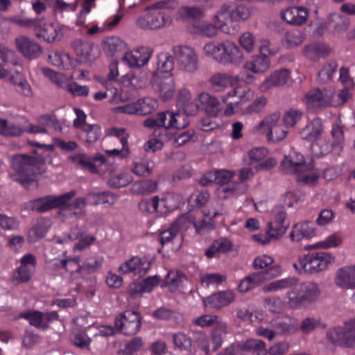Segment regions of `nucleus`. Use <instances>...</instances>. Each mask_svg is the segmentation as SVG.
I'll use <instances>...</instances> for the list:
<instances>
[{"label": "nucleus", "mask_w": 355, "mask_h": 355, "mask_svg": "<svg viewBox=\"0 0 355 355\" xmlns=\"http://www.w3.org/2000/svg\"><path fill=\"white\" fill-rule=\"evenodd\" d=\"M329 25L338 32L347 30L349 25L348 19L340 16V15H332L330 16Z\"/></svg>", "instance_id": "nucleus-56"}, {"label": "nucleus", "mask_w": 355, "mask_h": 355, "mask_svg": "<svg viewBox=\"0 0 355 355\" xmlns=\"http://www.w3.org/2000/svg\"><path fill=\"white\" fill-rule=\"evenodd\" d=\"M102 263L101 259L89 258L87 259L83 265H79L76 269L78 273H80L83 275L90 274L94 272L98 268Z\"/></svg>", "instance_id": "nucleus-46"}, {"label": "nucleus", "mask_w": 355, "mask_h": 355, "mask_svg": "<svg viewBox=\"0 0 355 355\" xmlns=\"http://www.w3.org/2000/svg\"><path fill=\"white\" fill-rule=\"evenodd\" d=\"M126 49V44L118 37H110L104 42L103 50L110 56Z\"/></svg>", "instance_id": "nucleus-35"}, {"label": "nucleus", "mask_w": 355, "mask_h": 355, "mask_svg": "<svg viewBox=\"0 0 355 355\" xmlns=\"http://www.w3.org/2000/svg\"><path fill=\"white\" fill-rule=\"evenodd\" d=\"M46 159L42 156L24 154L15 155L12 159V167L22 177L15 178L13 180L20 183L26 189L31 186L37 189L38 183L35 176L46 173V170L44 167Z\"/></svg>", "instance_id": "nucleus-1"}, {"label": "nucleus", "mask_w": 355, "mask_h": 355, "mask_svg": "<svg viewBox=\"0 0 355 355\" xmlns=\"http://www.w3.org/2000/svg\"><path fill=\"white\" fill-rule=\"evenodd\" d=\"M275 327L282 334L290 335L295 333L300 327L297 319L289 316H286L277 321Z\"/></svg>", "instance_id": "nucleus-32"}, {"label": "nucleus", "mask_w": 355, "mask_h": 355, "mask_svg": "<svg viewBox=\"0 0 355 355\" xmlns=\"http://www.w3.org/2000/svg\"><path fill=\"white\" fill-rule=\"evenodd\" d=\"M223 52L220 63L239 64L243 60V54L239 47L234 42L226 40L222 42Z\"/></svg>", "instance_id": "nucleus-19"}, {"label": "nucleus", "mask_w": 355, "mask_h": 355, "mask_svg": "<svg viewBox=\"0 0 355 355\" xmlns=\"http://www.w3.org/2000/svg\"><path fill=\"white\" fill-rule=\"evenodd\" d=\"M132 180V178L130 176L121 173L110 178L107 184L112 188H121L127 186Z\"/></svg>", "instance_id": "nucleus-58"}, {"label": "nucleus", "mask_w": 355, "mask_h": 355, "mask_svg": "<svg viewBox=\"0 0 355 355\" xmlns=\"http://www.w3.org/2000/svg\"><path fill=\"white\" fill-rule=\"evenodd\" d=\"M15 46L19 53L28 60L36 59L42 53L41 45L27 36L17 37L15 39Z\"/></svg>", "instance_id": "nucleus-12"}, {"label": "nucleus", "mask_w": 355, "mask_h": 355, "mask_svg": "<svg viewBox=\"0 0 355 355\" xmlns=\"http://www.w3.org/2000/svg\"><path fill=\"white\" fill-rule=\"evenodd\" d=\"M332 51V49L328 44L313 42L304 46L302 49V55L307 59L316 62L320 58L328 56Z\"/></svg>", "instance_id": "nucleus-20"}, {"label": "nucleus", "mask_w": 355, "mask_h": 355, "mask_svg": "<svg viewBox=\"0 0 355 355\" xmlns=\"http://www.w3.org/2000/svg\"><path fill=\"white\" fill-rule=\"evenodd\" d=\"M179 66L184 71L193 73L198 69V61L195 51L188 46H177L173 49Z\"/></svg>", "instance_id": "nucleus-10"}, {"label": "nucleus", "mask_w": 355, "mask_h": 355, "mask_svg": "<svg viewBox=\"0 0 355 355\" xmlns=\"http://www.w3.org/2000/svg\"><path fill=\"white\" fill-rule=\"evenodd\" d=\"M44 314L39 311H28L19 314L20 318L28 320L31 325L44 330L49 327V325L44 321Z\"/></svg>", "instance_id": "nucleus-36"}, {"label": "nucleus", "mask_w": 355, "mask_h": 355, "mask_svg": "<svg viewBox=\"0 0 355 355\" xmlns=\"http://www.w3.org/2000/svg\"><path fill=\"white\" fill-rule=\"evenodd\" d=\"M232 247L230 241L226 239H220L215 241L213 244L206 250L205 255L208 258L218 257L220 253L229 252Z\"/></svg>", "instance_id": "nucleus-33"}, {"label": "nucleus", "mask_w": 355, "mask_h": 355, "mask_svg": "<svg viewBox=\"0 0 355 355\" xmlns=\"http://www.w3.org/2000/svg\"><path fill=\"white\" fill-rule=\"evenodd\" d=\"M180 17L186 21L199 20L205 16V10L198 6H182L179 10Z\"/></svg>", "instance_id": "nucleus-38"}, {"label": "nucleus", "mask_w": 355, "mask_h": 355, "mask_svg": "<svg viewBox=\"0 0 355 355\" xmlns=\"http://www.w3.org/2000/svg\"><path fill=\"white\" fill-rule=\"evenodd\" d=\"M83 131L85 132V141L89 144L96 142L101 136V128L96 124L84 125Z\"/></svg>", "instance_id": "nucleus-55"}, {"label": "nucleus", "mask_w": 355, "mask_h": 355, "mask_svg": "<svg viewBox=\"0 0 355 355\" xmlns=\"http://www.w3.org/2000/svg\"><path fill=\"white\" fill-rule=\"evenodd\" d=\"M302 112L297 109L291 108L286 111L283 116V121L286 128L293 127L302 118Z\"/></svg>", "instance_id": "nucleus-51"}, {"label": "nucleus", "mask_w": 355, "mask_h": 355, "mask_svg": "<svg viewBox=\"0 0 355 355\" xmlns=\"http://www.w3.org/2000/svg\"><path fill=\"white\" fill-rule=\"evenodd\" d=\"M37 30L40 32L36 33L37 37H43L44 40L48 42H52L55 41L57 37L58 32L56 28L51 24L42 25L41 27H37Z\"/></svg>", "instance_id": "nucleus-54"}, {"label": "nucleus", "mask_w": 355, "mask_h": 355, "mask_svg": "<svg viewBox=\"0 0 355 355\" xmlns=\"http://www.w3.org/2000/svg\"><path fill=\"white\" fill-rule=\"evenodd\" d=\"M158 182L147 179L135 182L132 185V192L135 194H150L157 190Z\"/></svg>", "instance_id": "nucleus-34"}, {"label": "nucleus", "mask_w": 355, "mask_h": 355, "mask_svg": "<svg viewBox=\"0 0 355 355\" xmlns=\"http://www.w3.org/2000/svg\"><path fill=\"white\" fill-rule=\"evenodd\" d=\"M173 340L175 347L182 351H189L192 346L191 338L183 332L174 334Z\"/></svg>", "instance_id": "nucleus-48"}, {"label": "nucleus", "mask_w": 355, "mask_h": 355, "mask_svg": "<svg viewBox=\"0 0 355 355\" xmlns=\"http://www.w3.org/2000/svg\"><path fill=\"white\" fill-rule=\"evenodd\" d=\"M32 272L31 268L20 266L13 272L12 282L16 284L28 282L31 279Z\"/></svg>", "instance_id": "nucleus-47"}, {"label": "nucleus", "mask_w": 355, "mask_h": 355, "mask_svg": "<svg viewBox=\"0 0 355 355\" xmlns=\"http://www.w3.org/2000/svg\"><path fill=\"white\" fill-rule=\"evenodd\" d=\"M311 166L306 164L301 155L285 157L280 164L281 170L285 173H303L311 169Z\"/></svg>", "instance_id": "nucleus-18"}, {"label": "nucleus", "mask_w": 355, "mask_h": 355, "mask_svg": "<svg viewBox=\"0 0 355 355\" xmlns=\"http://www.w3.org/2000/svg\"><path fill=\"white\" fill-rule=\"evenodd\" d=\"M239 348L242 351L252 352L257 355H262L266 348V344L259 340L250 339L239 345Z\"/></svg>", "instance_id": "nucleus-43"}, {"label": "nucleus", "mask_w": 355, "mask_h": 355, "mask_svg": "<svg viewBox=\"0 0 355 355\" xmlns=\"http://www.w3.org/2000/svg\"><path fill=\"white\" fill-rule=\"evenodd\" d=\"M304 39V35L299 31H288L285 35V45L288 49H293L301 45Z\"/></svg>", "instance_id": "nucleus-45"}, {"label": "nucleus", "mask_w": 355, "mask_h": 355, "mask_svg": "<svg viewBox=\"0 0 355 355\" xmlns=\"http://www.w3.org/2000/svg\"><path fill=\"white\" fill-rule=\"evenodd\" d=\"M334 91L331 89H313L306 95L309 107L321 108L331 105Z\"/></svg>", "instance_id": "nucleus-14"}, {"label": "nucleus", "mask_w": 355, "mask_h": 355, "mask_svg": "<svg viewBox=\"0 0 355 355\" xmlns=\"http://www.w3.org/2000/svg\"><path fill=\"white\" fill-rule=\"evenodd\" d=\"M191 220V216H187L182 215L179 216L171 226L160 232L159 234V241L164 246L165 244L173 243V241L179 236L180 230L187 227V225Z\"/></svg>", "instance_id": "nucleus-13"}, {"label": "nucleus", "mask_w": 355, "mask_h": 355, "mask_svg": "<svg viewBox=\"0 0 355 355\" xmlns=\"http://www.w3.org/2000/svg\"><path fill=\"white\" fill-rule=\"evenodd\" d=\"M10 21L23 27H33L36 31L37 27H41V20L39 18L27 19L13 17L10 18Z\"/></svg>", "instance_id": "nucleus-63"}, {"label": "nucleus", "mask_w": 355, "mask_h": 355, "mask_svg": "<svg viewBox=\"0 0 355 355\" xmlns=\"http://www.w3.org/2000/svg\"><path fill=\"white\" fill-rule=\"evenodd\" d=\"M342 242L341 238L336 234H334L330 235L329 237L327 238V239L324 241L318 243L315 245H311L310 247H308L307 248H311V249H317V248H329L331 247H337Z\"/></svg>", "instance_id": "nucleus-57"}, {"label": "nucleus", "mask_w": 355, "mask_h": 355, "mask_svg": "<svg viewBox=\"0 0 355 355\" xmlns=\"http://www.w3.org/2000/svg\"><path fill=\"white\" fill-rule=\"evenodd\" d=\"M289 347L287 342H279L270 347L268 350L265 349L262 355H284L288 351Z\"/></svg>", "instance_id": "nucleus-64"}, {"label": "nucleus", "mask_w": 355, "mask_h": 355, "mask_svg": "<svg viewBox=\"0 0 355 355\" xmlns=\"http://www.w3.org/2000/svg\"><path fill=\"white\" fill-rule=\"evenodd\" d=\"M323 131L322 120L319 118L314 119L302 131L303 139L309 141L318 139Z\"/></svg>", "instance_id": "nucleus-30"}, {"label": "nucleus", "mask_w": 355, "mask_h": 355, "mask_svg": "<svg viewBox=\"0 0 355 355\" xmlns=\"http://www.w3.org/2000/svg\"><path fill=\"white\" fill-rule=\"evenodd\" d=\"M335 283L341 288H355V266L338 270L335 277Z\"/></svg>", "instance_id": "nucleus-25"}, {"label": "nucleus", "mask_w": 355, "mask_h": 355, "mask_svg": "<svg viewBox=\"0 0 355 355\" xmlns=\"http://www.w3.org/2000/svg\"><path fill=\"white\" fill-rule=\"evenodd\" d=\"M75 196L76 191L74 190L59 196H47L28 201L24 203V207L28 211L43 213L57 207L61 208L62 205H64Z\"/></svg>", "instance_id": "nucleus-4"}, {"label": "nucleus", "mask_w": 355, "mask_h": 355, "mask_svg": "<svg viewBox=\"0 0 355 355\" xmlns=\"http://www.w3.org/2000/svg\"><path fill=\"white\" fill-rule=\"evenodd\" d=\"M141 320L142 317L139 312L128 310L116 317L114 326L123 334L133 336L140 329Z\"/></svg>", "instance_id": "nucleus-7"}, {"label": "nucleus", "mask_w": 355, "mask_h": 355, "mask_svg": "<svg viewBox=\"0 0 355 355\" xmlns=\"http://www.w3.org/2000/svg\"><path fill=\"white\" fill-rule=\"evenodd\" d=\"M155 102L150 98H142L137 101L138 115H148L155 110Z\"/></svg>", "instance_id": "nucleus-59"}, {"label": "nucleus", "mask_w": 355, "mask_h": 355, "mask_svg": "<svg viewBox=\"0 0 355 355\" xmlns=\"http://www.w3.org/2000/svg\"><path fill=\"white\" fill-rule=\"evenodd\" d=\"M148 11L137 20V24L143 29H159L171 24V17L164 12L155 8L153 5Z\"/></svg>", "instance_id": "nucleus-8"}, {"label": "nucleus", "mask_w": 355, "mask_h": 355, "mask_svg": "<svg viewBox=\"0 0 355 355\" xmlns=\"http://www.w3.org/2000/svg\"><path fill=\"white\" fill-rule=\"evenodd\" d=\"M288 128L282 127L280 123V114L273 113L265 117L255 128L254 132L266 135L267 140L271 143H277L285 139Z\"/></svg>", "instance_id": "nucleus-3"}, {"label": "nucleus", "mask_w": 355, "mask_h": 355, "mask_svg": "<svg viewBox=\"0 0 355 355\" xmlns=\"http://www.w3.org/2000/svg\"><path fill=\"white\" fill-rule=\"evenodd\" d=\"M326 337L333 345L355 347V319L347 322L343 327H336L327 331Z\"/></svg>", "instance_id": "nucleus-5"}, {"label": "nucleus", "mask_w": 355, "mask_h": 355, "mask_svg": "<svg viewBox=\"0 0 355 355\" xmlns=\"http://www.w3.org/2000/svg\"><path fill=\"white\" fill-rule=\"evenodd\" d=\"M264 282H266V278H264L262 271L252 272L241 281L238 289L241 293H246L260 286Z\"/></svg>", "instance_id": "nucleus-29"}, {"label": "nucleus", "mask_w": 355, "mask_h": 355, "mask_svg": "<svg viewBox=\"0 0 355 355\" xmlns=\"http://www.w3.org/2000/svg\"><path fill=\"white\" fill-rule=\"evenodd\" d=\"M198 100L204 107L205 112L210 116H216L221 110L219 100L207 92L198 94Z\"/></svg>", "instance_id": "nucleus-26"}, {"label": "nucleus", "mask_w": 355, "mask_h": 355, "mask_svg": "<svg viewBox=\"0 0 355 355\" xmlns=\"http://www.w3.org/2000/svg\"><path fill=\"white\" fill-rule=\"evenodd\" d=\"M290 78V72L281 69L272 73L261 85L262 91H267L273 87H281L285 85Z\"/></svg>", "instance_id": "nucleus-23"}, {"label": "nucleus", "mask_w": 355, "mask_h": 355, "mask_svg": "<svg viewBox=\"0 0 355 355\" xmlns=\"http://www.w3.org/2000/svg\"><path fill=\"white\" fill-rule=\"evenodd\" d=\"M87 198H91L92 203L97 205L101 204L113 205L116 199V196L110 191H103L98 193H89Z\"/></svg>", "instance_id": "nucleus-40"}, {"label": "nucleus", "mask_w": 355, "mask_h": 355, "mask_svg": "<svg viewBox=\"0 0 355 355\" xmlns=\"http://www.w3.org/2000/svg\"><path fill=\"white\" fill-rule=\"evenodd\" d=\"M235 296L230 291H220L203 299L205 307L220 309L234 301Z\"/></svg>", "instance_id": "nucleus-17"}, {"label": "nucleus", "mask_w": 355, "mask_h": 355, "mask_svg": "<svg viewBox=\"0 0 355 355\" xmlns=\"http://www.w3.org/2000/svg\"><path fill=\"white\" fill-rule=\"evenodd\" d=\"M338 69V63L334 60H331L324 64L322 68L318 73V81L324 84L332 80L334 73Z\"/></svg>", "instance_id": "nucleus-41"}, {"label": "nucleus", "mask_w": 355, "mask_h": 355, "mask_svg": "<svg viewBox=\"0 0 355 355\" xmlns=\"http://www.w3.org/2000/svg\"><path fill=\"white\" fill-rule=\"evenodd\" d=\"M287 292L288 304L291 308L297 309L315 301L320 294L318 286L312 282L300 283L295 278V284Z\"/></svg>", "instance_id": "nucleus-2"}, {"label": "nucleus", "mask_w": 355, "mask_h": 355, "mask_svg": "<svg viewBox=\"0 0 355 355\" xmlns=\"http://www.w3.org/2000/svg\"><path fill=\"white\" fill-rule=\"evenodd\" d=\"M48 60L55 66L68 68L71 65L69 54L53 51L48 55Z\"/></svg>", "instance_id": "nucleus-42"}, {"label": "nucleus", "mask_w": 355, "mask_h": 355, "mask_svg": "<svg viewBox=\"0 0 355 355\" xmlns=\"http://www.w3.org/2000/svg\"><path fill=\"white\" fill-rule=\"evenodd\" d=\"M70 159L72 162H76L83 168L88 170L91 173L97 172L96 167L98 165L96 164V162H99V164H102L105 160L103 156H96L92 158L87 157L85 154H78L71 157Z\"/></svg>", "instance_id": "nucleus-27"}, {"label": "nucleus", "mask_w": 355, "mask_h": 355, "mask_svg": "<svg viewBox=\"0 0 355 355\" xmlns=\"http://www.w3.org/2000/svg\"><path fill=\"white\" fill-rule=\"evenodd\" d=\"M194 133L193 129H189L177 135L172 141L173 147L178 148L186 144L194 136Z\"/></svg>", "instance_id": "nucleus-62"}, {"label": "nucleus", "mask_w": 355, "mask_h": 355, "mask_svg": "<svg viewBox=\"0 0 355 355\" xmlns=\"http://www.w3.org/2000/svg\"><path fill=\"white\" fill-rule=\"evenodd\" d=\"M193 32L203 36L212 37L217 35L218 30L216 26L208 21L198 23L193 26Z\"/></svg>", "instance_id": "nucleus-44"}, {"label": "nucleus", "mask_w": 355, "mask_h": 355, "mask_svg": "<svg viewBox=\"0 0 355 355\" xmlns=\"http://www.w3.org/2000/svg\"><path fill=\"white\" fill-rule=\"evenodd\" d=\"M151 83L155 89L158 92L160 98L163 101H168L173 96L175 93V84L171 74H167L163 76H153Z\"/></svg>", "instance_id": "nucleus-15"}, {"label": "nucleus", "mask_w": 355, "mask_h": 355, "mask_svg": "<svg viewBox=\"0 0 355 355\" xmlns=\"http://www.w3.org/2000/svg\"><path fill=\"white\" fill-rule=\"evenodd\" d=\"M158 206L159 198L157 196L149 199H144L138 204L139 210L144 213L158 212Z\"/></svg>", "instance_id": "nucleus-52"}, {"label": "nucleus", "mask_w": 355, "mask_h": 355, "mask_svg": "<svg viewBox=\"0 0 355 355\" xmlns=\"http://www.w3.org/2000/svg\"><path fill=\"white\" fill-rule=\"evenodd\" d=\"M295 284V277H289L272 282L262 288L263 293L275 292L284 289H289Z\"/></svg>", "instance_id": "nucleus-39"}, {"label": "nucleus", "mask_w": 355, "mask_h": 355, "mask_svg": "<svg viewBox=\"0 0 355 355\" xmlns=\"http://www.w3.org/2000/svg\"><path fill=\"white\" fill-rule=\"evenodd\" d=\"M236 80V78L227 73H216L210 77L209 82L215 91L220 92L232 86Z\"/></svg>", "instance_id": "nucleus-28"}, {"label": "nucleus", "mask_w": 355, "mask_h": 355, "mask_svg": "<svg viewBox=\"0 0 355 355\" xmlns=\"http://www.w3.org/2000/svg\"><path fill=\"white\" fill-rule=\"evenodd\" d=\"M335 261V257L329 253L320 252L305 255L301 266L304 273L313 274L327 269Z\"/></svg>", "instance_id": "nucleus-9"}, {"label": "nucleus", "mask_w": 355, "mask_h": 355, "mask_svg": "<svg viewBox=\"0 0 355 355\" xmlns=\"http://www.w3.org/2000/svg\"><path fill=\"white\" fill-rule=\"evenodd\" d=\"M308 16V10L302 6L290 7L281 12L282 19L293 26H301L305 24Z\"/></svg>", "instance_id": "nucleus-16"}, {"label": "nucleus", "mask_w": 355, "mask_h": 355, "mask_svg": "<svg viewBox=\"0 0 355 355\" xmlns=\"http://www.w3.org/2000/svg\"><path fill=\"white\" fill-rule=\"evenodd\" d=\"M71 46L80 62L89 64L92 63L94 60V57L92 55V43L77 39L71 42Z\"/></svg>", "instance_id": "nucleus-21"}, {"label": "nucleus", "mask_w": 355, "mask_h": 355, "mask_svg": "<svg viewBox=\"0 0 355 355\" xmlns=\"http://www.w3.org/2000/svg\"><path fill=\"white\" fill-rule=\"evenodd\" d=\"M251 11L250 8L243 4H239L232 10L231 22L245 21L250 18Z\"/></svg>", "instance_id": "nucleus-50"}, {"label": "nucleus", "mask_w": 355, "mask_h": 355, "mask_svg": "<svg viewBox=\"0 0 355 355\" xmlns=\"http://www.w3.org/2000/svg\"><path fill=\"white\" fill-rule=\"evenodd\" d=\"M214 326L212 334V341L214 345L213 350L216 351L221 346L228 334V331L227 324L222 321L221 318Z\"/></svg>", "instance_id": "nucleus-37"}, {"label": "nucleus", "mask_w": 355, "mask_h": 355, "mask_svg": "<svg viewBox=\"0 0 355 355\" xmlns=\"http://www.w3.org/2000/svg\"><path fill=\"white\" fill-rule=\"evenodd\" d=\"M315 235V224L312 221H306L295 224L290 233L292 241H300L310 239Z\"/></svg>", "instance_id": "nucleus-22"}, {"label": "nucleus", "mask_w": 355, "mask_h": 355, "mask_svg": "<svg viewBox=\"0 0 355 355\" xmlns=\"http://www.w3.org/2000/svg\"><path fill=\"white\" fill-rule=\"evenodd\" d=\"M153 167L154 163L152 161L146 163H136L132 171L137 175L148 177L152 173Z\"/></svg>", "instance_id": "nucleus-60"}, {"label": "nucleus", "mask_w": 355, "mask_h": 355, "mask_svg": "<svg viewBox=\"0 0 355 355\" xmlns=\"http://www.w3.org/2000/svg\"><path fill=\"white\" fill-rule=\"evenodd\" d=\"M272 213L275 217V220L273 222L268 223L267 235L254 234L252 236L255 241L262 244L268 243L271 238H278L283 235L288 227V225L284 224L286 214L284 207H276L272 210Z\"/></svg>", "instance_id": "nucleus-6"}, {"label": "nucleus", "mask_w": 355, "mask_h": 355, "mask_svg": "<svg viewBox=\"0 0 355 355\" xmlns=\"http://www.w3.org/2000/svg\"><path fill=\"white\" fill-rule=\"evenodd\" d=\"M270 44L268 41H263V45L260 47L261 54L252 56L250 60L245 62L244 68L255 73L266 72L270 65V59L267 57L266 53H272L268 48Z\"/></svg>", "instance_id": "nucleus-11"}, {"label": "nucleus", "mask_w": 355, "mask_h": 355, "mask_svg": "<svg viewBox=\"0 0 355 355\" xmlns=\"http://www.w3.org/2000/svg\"><path fill=\"white\" fill-rule=\"evenodd\" d=\"M186 280V277L178 272L170 271L165 278V284L168 286H174L175 287L183 286V283Z\"/></svg>", "instance_id": "nucleus-61"}, {"label": "nucleus", "mask_w": 355, "mask_h": 355, "mask_svg": "<svg viewBox=\"0 0 355 355\" xmlns=\"http://www.w3.org/2000/svg\"><path fill=\"white\" fill-rule=\"evenodd\" d=\"M173 120H175L174 112L166 111L159 112L156 115L148 117L144 121V125L148 128L164 126L168 128H172Z\"/></svg>", "instance_id": "nucleus-24"}, {"label": "nucleus", "mask_w": 355, "mask_h": 355, "mask_svg": "<svg viewBox=\"0 0 355 355\" xmlns=\"http://www.w3.org/2000/svg\"><path fill=\"white\" fill-rule=\"evenodd\" d=\"M173 67L172 56L168 53H161L157 57V69L153 72V76H161V73H168Z\"/></svg>", "instance_id": "nucleus-31"}, {"label": "nucleus", "mask_w": 355, "mask_h": 355, "mask_svg": "<svg viewBox=\"0 0 355 355\" xmlns=\"http://www.w3.org/2000/svg\"><path fill=\"white\" fill-rule=\"evenodd\" d=\"M232 3H224L221 5L219 10L217 12L215 17L218 19V22H221V24L218 25L220 28H223V24H225L227 21L231 22V15L232 12Z\"/></svg>", "instance_id": "nucleus-49"}, {"label": "nucleus", "mask_w": 355, "mask_h": 355, "mask_svg": "<svg viewBox=\"0 0 355 355\" xmlns=\"http://www.w3.org/2000/svg\"><path fill=\"white\" fill-rule=\"evenodd\" d=\"M204 52L205 55L211 56L214 60L220 62L223 52L222 42H211L207 43L204 46Z\"/></svg>", "instance_id": "nucleus-53"}]
</instances>
